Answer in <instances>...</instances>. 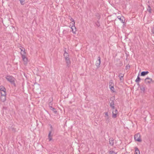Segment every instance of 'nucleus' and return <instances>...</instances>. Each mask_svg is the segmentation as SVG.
I'll return each instance as SVG.
<instances>
[{
    "instance_id": "a211bd4d",
    "label": "nucleus",
    "mask_w": 154,
    "mask_h": 154,
    "mask_svg": "<svg viewBox=\"0 0 154 154\" xmlns=\"http://www.w3.org/2000/svg\"><path fill=\"white\" fill-rule=\"evenodd\" d=\"M110 106L113 109H114V104L112 101L111 103H110Z\"/></svg>"
},
{
    "instance_id": "1a4fd4ad",
    "label": "nucleus",
    "mask_w": 154,
    "mask_h": 154,
    "mask_svg": "<svg viewBox=\"0 0 154 154\" xmlns=\"http://www.w3.org/2000/svg\"><path fill=\"white\" fill-rule=\"evenodd\" d=\"M64 56L65 59V60L69 59V55L68 54L66 51H65L64 52Z\"/></svg>"
},
{
    "instance_id": "7ed1b4c3",
    "label": "nucleus",
    "mask_w": 154,
    "mask_h": 154,
    "mask_svg": "<svg viewBox=\"0 0 154 154\" xmlns=\"http://www.w3.org/2000/svg\"><path fill=\"white\" fill-rule=\"evenodd\" d=\"M5 78L11 84L15 85V79L13 76L8 75L5 77Z\"/></svg>"
},
{
    "instance_id": "dca6fc26",
    "label": "nucleus",
    "mask_w": 154,
    "mask_h": 154,
    "mask_svg": "<svg viewBox=\"0 0 154 154\" xmlns=\"http://www.w3.org/2000/svg\"><path fill=\"white\" fill-rule=\"evenodd\" d=\"M66 62L67 65H69L71 64V62L70 60L69 59L66 60Z\"/></svg>"
},
{
    "instance_id": "9d476101",
    "label": "nucleus",
    "mask_w": 154,
    "mask_h": 154,
    "mask_svg": "<svg viewBox=\"0 0 154 154\" xmlns=\"http://www.w3.org/2000/svg\"><path fill=\"white\" fill-rule=\"evenodd\" d=\"M109 143L112 146L113 145L114 142V140L112 138H110L109 140Z\"/></svg>"
},
{
    "instance_id": "f03ea898",
    "label": "nucleus",
    "mask_w": 154,
    "mask_h": 154,
    "mask_svg": "<svg viewBox=\"0 0 154 154\" xmlns=\"http://www.w3.org/2000/svg\"><path fill=\"white\" fill-rule=\"evenodd\" d=\"M71 21V23L72 26H71V28L72 29V32L73 34H76V28L75 26V21L72 18L70 19Z\"/></svg>"
},
{
    "instance_id": "6ab92c4d",
    "label": "nucleus",
    "mask_w": 154,
    "mask_h": 154,
    "mask_svg": "<svg viewBox=\"0 0 154 154\" xmlns=\"http://www.w3.org/2000/svg\"><path fill=\"white\" fill-rule=\"evenodd\" d=\"M109 154H117L116 152H115L112 151H110L109 152Z\"/></svg>"
},
{
    "instance_id": "b1692460",
    "label": "nucleus",
    "mask_w": 154,
    "mask_h": 154,
    "mask_svg": "<svg viewBox=\"0 0 154 154\" xmlns=\"http://www.w3.org/2000/svg\"><path fill=\"white\" fill-rule=\"evenodd\" d=\"M119 76H120V77H123V75H122L121 74H120L119 75Z\"/></svg>"
},
{
    "instance_id": "4be33fe9",
    "label": "nucleus",
    "mask_w": 154,
    "mask_h": 154,
    "mask_svg": "<svg viewBox=\"0 0 154 154\" xmlns=\"http://www.w3.org/2000/svg\"><path fill=\"white\" fill-rule=\"evenodd\" d=\"M104 113H105V117L108 118L109 116L108 113L107 112H106Z\"/></svg>"
},
{
    "instance_id": "2eb2a0df",
    "label": "nucleus",
    "mask_w": 154,
    "mask_h": 154,
    "mask_svg": "<svg viewBox=\"0 0 154 154\" xmlns=\"http://www.w3.org/2000/svg\"><path fill=\"white\" fill-rule=\"evenodd\" d=\"M51 132H50L48 135V139L49 141H50L52 140V136L51 135Z\"/></svg>"
},
{
    "instance_id": "0eeeda50",
    "label": "nucleus",
    "mask_w": 154,
    "mask_h": 154,
    "mask_svg": "<svg viewBox=\"0 0 154 154\" xmlns=\"http://www.w3.org/2000/svg\"><path fill=\"white\" fill-rule=\"evenodd\" d=\"M20 49L21 50L20 54L21 55V56L23 55H25L26 54V52L25 51V49L24 48H23L22 47H20Z\"/></svg>"
},
{
    "instance_id": "20e7f679",
    "label": "nucleus",
    "mask_w": 154,
    "mask_h": 154,
    "mask_svg": "<svg viewBox=\"0 0 154 154\" xmlns=\"http://www.w3.org/2000/svg\"><path fill=\"white\" fill-rule=\"evenodd\" d=\"M134 140L135 141L140 142L142 141V140L141 138L140 134L138 133L136 134L134 136Z\"/></svg>"
},
{
    "instance_id": "f3484780",
    "label": "nucleus",
    "mask_w": 154,
    "mask_h": 154,
    "mask_svg": "<svg viewBox=\"0 0 154 154\" xmlns=\"http://www.w3.org/2000/svg\"><path fill=\"white\" fill-rule=\"evenodd\" d=\"M110 89L112 92H115V88L114 87V86L113 87H110Z\"/></svg>"
},
{
    "instance_id": "9b49d317",
    "label": "nucleus",
    "mask_w": 154,
    "mask_h": 154,
    "mask_svg": "<svg viewBox=\"0 0 154 154\" xmlns=\"http://www.w3.org/2000/svg\"><path fill=\"white\" fill-rule=\"evenodd\" d=\"M119 19L122 23H125V19L123 17L121 16L119 18Z\"/></svg>"
},
{
    "instance_id": "f257e3e1",
    "label": "nucleus",
    "mask_w": 154,
    "mask_h": 154,
    "mask_svg": "<svg viewBox=\"0 0 154 154\" xmlns=\"http://www.w3.org/2000/svg\"><path fill=\"white\" fill-rule=\"evenodd\" d=\"M0 91L1 92V100L2 102H4L6 99V89L3 86H0Z\"/></svg>"
},
{
    "instance_id": "aec40b11",
    "label": "nucleus",
    "mask_w": 154,
    "mask_h": 154,
    "mask_svg": "<svg viewBox=\"0 0 154 154\" xmlns=\"http://www.w3.org/2000/svg\"><path fill=\"white\" fill-rule=\"evenodd\" d=\"M140 81V79L138 76L137 79L135 80V82H139Z\"/></svg>"
},
{
    "instance_id": "4468645a",
    "label": "nucleus",
    "mask_w": 154,
    "mask_h": 154,
    "mask_svg": "<svg viewBox=\"0 0 154 154\" xmlns=\"http://www.w3.org/2000/svg\"><path fill=\"white\" fill-rule=\"evenodd\" d=\"M149 72L148 71L146 72H142L141 73V75L142 76H144L145 75H147Z\"/></svg>"
},
{
    "instance_id": "423d86ee",
    "label": "nucleus",
    "mask_w": 154,
    "mask_h": 154,
    "mask_svg": "<svg viewBox=\"0 0 154 154\" xmlns=\"http://www.w3.org/2000/svg\"><path fill=\"white\" fill-rule=\"evenodd\" d=\"M118 112L117 109H114L112 111V117L113 118H116L117 117Z\"/></svg>"
},
{
    "instance_id": "5701e85b",
    "label": "nucleus",
    "mask_w": 154,
    "mask_h": 154,
    "mask_svg": "<svg viewBox=\"0 0 154 154\" xmlns=\"http://www.w3.org/2000/svg\"><path fill=\"white\" fill-rule=\"evenodd\" d=\"M21 4L22 5L23 4V3L25 1V0H19Z\"/></svg>"
},
{
    "instance_id": "6e6552de",
    "label": "nucleus",
    "mask_w": 154,
    "mask_h": 154,
    "mask_svg": "<svg viewBox=\"0 0 154 154\" xmlns=\"http://www.w3.org/2000/svg\"><path fill=\"white\" fill-rule=\"evenodd\" d=\"M145 82L146 84H149L151 83L152 82V81L151 79L147 78L145 79Z\"/></svg>"
},
{
    "instance_id": "ddd939ff",
    "label": "nucleus",
    "mask_w": 154,
    "mask_h": 154,
    "mask_svg": "<svg viewBox=\"0 0 154 154\" xmlns=\"http://www.w3.org/2000/svg\"><path fill=\"white\" fill-rule=\"evenodd\" d=\"M98 58L99 59L98 61L96 62V65L97 66H99L100 64V58L99 57H98Z\"/></svg>"
},
{
    "instance_id": "39448f33",
    "label": "nucleus",
    "mask_w": 154,
    "mask_h": 154,
    "mask_svg": "<svg viewBox=\"0 0 154 154\" xmlns=\"http://www.w3.org/2000/svg\"><path fill=\"white\" fill-rule=\"evenodd\" d=\"M22 60L23 62V63L25 65H26L27 64L28 60L27 57L25 55H22Z\"/></svg>"
},
{
    "instance_id": "f8f14e48",
    "label": "nucleus",
    "mask_w": 154,
    "mask_h": 154,
    "mask_svg": "<svg viewBox=\"0 0 154 154\" xmlns=\"http://www.w3.org/2000/svg\"><path fill=\"white\" fill-rule=\"evenodd\" d=\"M135 150L134 154H140V152L137 147H136L135 148Z\"/></svg>"
},
{
    "instance_id": "412c9836",
    "label": "nucleus",
    "mask_w": 154,
    "mask_h": 154,
    "mask_svg": "<svg viewBox=\"0 0 154 154\" xmlns=\"http://www.w3.org/2000/svg\"><path fill=\"white\" fill-rule=\"evenodd\" d=\"M109 87H113L114 86V84L112 82H110L109 83Z\"/></svg>"
}]
</instances>
